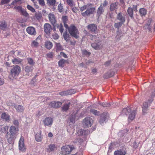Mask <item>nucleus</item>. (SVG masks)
I'll return each instance as SVG.
<instances>
[{"instance_id":"obj_1","label":"nucleus","mask_w":155,"mask_h":155,"mask_svg":"<svg viewBox=\"0 0 155 155\" xmlns=\"http://www.w3.org/2000/svg\"><path fill=\"white\" fill-rule=\"evenodd\" d=\"M21 68L18 65L14 66L10 70V73L8 76L9 78L11 80H13L21 72Z\"/></svg>"},{"instance_id":"obj_2","label":"nucleus","mask_w":155,"mask_h":155,"mask_svg":"<svg viewBox=\"0 0 155 155\" xmlns=\"http://www.w3.org/2000/svg\"><path fill=\"white\" fill-rule=\"evenodd\" d=\"M122 112L125 114L128 115L129 121H131L134 119L135 117L136 111L135 110H132L130 108L127 107L124 109Z\"/></svg>"},{"instance_id":"obj_3","label":"nucleus","mask_w":155,"mask_h":155,"mask_svg":"<svg viewBox=\"0 0 155 155\" xmlns=\"http://www.w3.org/2000/svg\"><path fill=\"white\" fill-rule=\"evenodd\" d=\"M74 149V145H68L62 147L61 148V152L62 155H68L70 154Z\"/></svg>"},{"instance_id":"obj_4","label":"nucleus","mask_w":155,"mask_h":155,"mask_svg":"<svg viewBox=\"0 0 155 155\" xmlns=\"http://www.w3.org/2000/svg\"><path fill=\"white\" fill-rule=\"evenodd\" d=\"M70 35L73 37L76 38L78 37V31L76 27L73 25H71L67 28Z\"/></svg>"},{"instance_id":"obj_5","label":"nucleus","mask_w":155,"mask_h":155,"mask_svg":"<svg viewBox=\"0 0 155 155\" xmlns=\"http://www.w3.org/2000/svg\"><path fill=\"white\" fill-rule=\"evenodd\" d=\"M93 123V120L91 117H87L84 119L82 125L84 127L87 128L91 126Z\"/></svg>"},{"instance_id":"obj_6","label":"nucleus","mask_w":155,"mask_h":155,"mask_svg":"<svg viewBox=\"0 0 155 155\" xmlns=\"http://www.w3.org/2000/svg\"><path fill=\"white\" fill-rule=\"evenodd\" d=\"M109 118V116L107 113L105 112L102 113L100 116L99 122L100 124L102 125L107 121Z\"/></svg>"},{"instance_id":"obj_7","label":"nucleus","mask_w":155,"mask_h":155,"mask_svg":"<svg viewBox=\"0 0 155 155\" xmlns=\"http://www.w3.org/2000/svg\"><path fill=\"white\" fill-rule=\"evenodd\" d=\"M24 139L22 136H21L19 142V149L22 152H25L26 148L24 143Z\"/></svg>"},{"instance_id":"obj_8","label":"nucleus","mask_w":155,"mask_h":155,"mask_svg":"<svg viewBox=\"0 0 155 155\" xmlns=\"http://www.w3.org/2000/svg\"><path fill=\"white\" fill-rule=\"evenodd\" d=\"M41 40V37L38 36L35 40L33 41L31 43V46L33 47H37L39 45V42Z\"/></svg>"},{"instance_id":"obj_9","label":"nucleus","mask_w":155,"mask_h":155,"mask_svg":"<svg viewBox=\"0 0 155 155\" xmlns=\"http://www.w3.org/2000/svg\"><path fill=\"white\" fill-rule=\"evenodd\" d=\"M87 9L85 12L81 13L82 16H85L93 14L95 10V8H92L89 9L88 7V9Z\"/></svg>"},{"instance_id":"obj_10","label":"nucleus","mask_w":155,"mask_h":155,"mask_svg":"<svg viewBox=\"0 0 155 155\" xmlns=\"http://www.w3.org/2000/svg\"><path fill=\"white\" fill-rule=\"evenodd\" d=\"M48 18L51 23L54 26H56V21L54 15L52 13H50L48 15Z\"/></svg>"},{"instance_id":"obj_11","label":"nucleus","mask_w":155,"mask_h":155,"mask_svg":"<svg viewBox=\"0 0 155 155\" xmlns=\"http://www.w3.org/2000/svg\"><path fill=\"white\" fill-rule=\"evenodd\" d=\"M89 133V131L88 130H84L82 129H80L77 131L76 135L77 136L86 135H88Z\"/></svg>"},{"instance_id":"obj_12","label":"nucleus","mask_w":155,"mask_h":155,"mask_svg":"<svg viewBox=\"0 0 155 155\" xmlns=\"http://www.w3.org/2000/svg\"><path fill=\"white\" fill-rule=\"evenodd\" d=\"M27 32L29 34L32 35H35L36 34L35 28L32 27H29L26 29Z\"/></svg>"},{"instance_id":"obj_13","label":"nucleus","mask_w":155,"mask_h":155,"mask_svg":"<svg viewBox=\"0 0 155 155\" xmlns=\"http://www.w3.org/2000/svg\"><path fill=\"white\" fill-rule=\"evenodd\" d=\"M53 120L52 118L50 117L46 118L43 121V122L45 126H48L51 125L53 123Z\"/></svg>"},{"instance_id":"obj_14","label":"nucleus","mask_w":155,"mask_h":155,"mask_svg":"<svg viewBox=\"0 0 155 155\" xmlns=\"http://www.w3.org/2000/svg\"><path fill=\"white\" fill-rule=\"evenodd\" d=\"M44 27L45 32L47 34H49L52 30L51 25L48 23H45Z\"/></svg>"},{"instance_id":"obj_15","label":"nucleus","mask_w":155,"mask_h":155,"mask_svg":"<svg viewBox=\"0 0 155 155\" xmlns=\"http://www.w3.org/2000/svg\"><path fill=\"white\" fill-rule=\"evenodd\" d=\"M62 103L60 102L53 101L50 103L49 105L53 108H58L61 106Z\"/></svg>"},{"instance_id":"obj_16","label":"nucleus","mask_w":155,"mask_h":155,"mask_svg":"<svg viewBox=\"0 0 155 155\" xmlns=\"http://www.w3.org/2000/svg\"><path fill=\"white\" fill-rule=\"evenodd\" d=\"M10 116L6 112L3 113L1 116V118L7 122H9L10 119Z\"/></svg>"},{"instance_id":"obj_17","label":"nucleus","mask_w":155,"mask_h":155,"mask_svg":"<svg viewBox=\"0 0 155 155\" xmlns=\"http://www.w3.org/2000/svg\"><path fill=\"white\" fill-rule=\"evenodd\" d=\"M126 153V150L120 149V150H116L114 153V155H125Z\"/></svg>"},{"instance_id":"obj_18","label":"nucleus","mask_w":155,"mask_h":155,"mask_svg":"<svg viewBox=\"0 0 155 155\" xmlns=\"http://www.w3.org/2000/svg\"><path fill=\"white\" fill-rule=\"evenodd\" d=\"M14 108L19 112H22L24 110L23 106L21 105L14 104Z\"/></svg>"},{"instance_id":"obj_19","label":"nucleus","mask_w":155,"mask_h":155,"mask_svg":"<svg viewBox=\"0 0 155 155\" xmlns=\"http://www.w3.org/2000/svg\"><path fill=\"white\" fill-rule=\"evenodd\" d=\"M87 28L92 33H95V30L97 29L96 26L94 24L89 25L87 26Z\"/></svg>"},{"instance_id":"obj_20","label":"nucleus","mask_w":155,"mask_h":155,"mask_svg":"<svg viewBox=\"0 0 155 155\" xmlns=\"http://www.w3.org/2000/svg\"><path fill=\"white\" fill-rule=\"evenodd\" d=\"M7 25L5 21H2L0 24V28L1 29L5 30L7 29Z\"/></svg>"},{"instance_id":"obj_21","label":"nucleus","mask_w":155,"mask_h":155,"mask_svg":"<svg viewBox=\"0 0 155 155\" xmlns=\"http://www.w3.org/2000/svg\"><path fill=\"white\" fill-rule=\"evenodd\" d=\"M65 63H68V61L63 59H62L59 61L58 62V66L63 68L64 66Z\"/></svg>"},{"instance_id":"obj_22","label":"nucleus","mask_w":155,"mask_h":155,"mask_svg":"<svg viewBox=\"0 0 155 155\" xmlns=\"http://www.w3.org/2000/svg\"><path fill=\"white\" fill-rule=\"evenodd\" d=\"M33 69V66L30 65H27L25 67V71L26 72L28 73L30 72H31Z\"/></svg>"},{"instance_id":"obj_23","label":"nucleus","mask_w":155,"mask_h":155,"mask_svg":"<svg viewBox=\"0 0 155 155\" xmlns=\"http://www.w3.org/2000/svg\"><path fill=\"white\" fill-rule=\"evenodd\" d=\"M114 73L113 71H109L106 73L104 75V78H107L112 77L114 75Z\"/></svg>"},{"instance_id":"obj_24","label":"nucleus","mask_w":155,"mask_h":155,"mask_svg":"<svg viewBox=\"0 0 155 155\" xmlns=\"http://www.w3.org/2000/svg\"><path fill=\"white\" fill-rule=\"evenodd\" d=\"M62 20L64 23V27L66 28H68V25L66 24V23L68 21L67 16H63L62 18Z\"/></svg>"},{"instance_id":"obj_25","label":"nucleus","mask_w":155,"mask_h":155,"mask_svg":"<svg viewBox=\"0 0 155 155\" xmlns=\"http://www.w3.org/2000/svg\"><path fill=\"white\" fill-rule=\"evenodd\" d=\"M10 132L11 135H15L17 132L16 128L14 126H11L10 129Z\"/></svg>"},{"instance_id":"obj_26","label":"nucleus","mask_w":155,"mask_h":155,"mask_svg":"<svg viewBox=\"0 0 155 155\" xmlns=\"http://www.w3.org/2000/svg\"><path fill=\"white\" fill-rule=\"evenodd\" d=\"M45 46L47 49H50L52 48L53 44L51 42L47 41L45 43Z\"/></svg>"},{"instance_id":"obj_27","label":"nucleus","mask_w":155,"mask_h":155,"mask_svg":"<svg viewBox=\"0 0 155 155\" xmlns=\"http://www.w3.org/2000/svg\"><path fill=\"white\" fill-rule=\"evenodd\" d=\"M139 12L141 16H145L147 13V10L144 8H142L140 9Z\"/></svg>"},{"instance_id":"obj_28","label":"nucleus","mask_w":155,"mask_h":155,"mask_svg":"<svg viewBox=\"0 0 155 155\" xmlns=\"http://www.w3.org/2000/svg\"><path fill=\"white\" fill-rule=\"evenodd\" d=\"M117 18L120 21V22H124L125 21V19L122 16L121 14L120 13H119L118 14L117 16Z\"/></svg>"},{"instance_id":"obj_29","label":"nucleus","mask_w":155,"mask_h":155,"mask_svg":"<svg viewBox=\"0 0 155 155\" xmlns=\"http://www.w3.org/2000/svg\"><path fill=\"white\" fill-rule=\"evenodd\" d=\"M152 19L150 18H149L148 20V23L146 25L144 26V27L145 28H147L148 30H150L151 28V26L150 25V23L151 22Z\"/></svg>"},{"instance_id":"obj_30","label":"nucleus","mask_w":155,"mask_h":155,"mask_svg":"<svg viewBox=\"0 0 155 155\" xmlns=\"http://www.w3.org/2000/svg\"><path fill=\"white\" fill-rule=\"evenodd\" d=\"M47 2L49 5L54 6L55 5L56 1V0H47Z\"/></svg>"},{"instance_id":"obj_31","label":"nucleus","mask_w":155,"mask_h":155,"mask_svg":"<svg viewBox=\"0 0 155 155\" xmlns=\"http://www.w3.org/2000/svg\"><path fill=\"white\" fill-rule=\"evenodd\" d=\"M56 51L58 52L61 51L63 50V48L59 43H56Z\"/></svg>"},{"instance_id":"obj_32","label":"nucleus","mask_w":155,"mask_h":155,"mask_svg":"<svg viewBox=\"0 0 155 155\" xmlns=\"http://www.w3.org/2000/svg\"><path fill=\"white\" fill-rule=\"evenodd\" d=\"M22 61V60L19 58H15L12 60V62L14 64H19L21 63Z\"/></svg>"},{"instance_id":"obj_33","label":"nucleus","mask_w":155,"mask_h":155,"mask_svg":"<svg viewBox=\"0 0 155 155\" xmlns=\"http://www.w3.org/2000/svg\"><path fill=\"white\" fill-rule=\"evenodd\" d=\"M117 3H114L111 4L110 6V9L111 11L115 10L117 8Z\"/></svg>"},{"instance_id":"obj_34","label":"nucleus","mask_w":155,"mask_h":155,"mask_svg":"<svg viewBox=\"0 0 155 155\" xmlns=\"http://www.w3.org/2000/svg\"><path fill=\"white\" fill-rule=\"evenodd\" d=\"M128 130L127 129H124L119 132L118 133V135H126L127 133L128 132Z\"/></svg>"},{"instance_id":"obj_35","label":"nucleus","mask_w":155,"mask_h":155,"mask_svg":"<svg viewBox=\"0 0 155 155\" xmlns=\"http://www.w3.org/2000/svg\"><path fill=\"white\" fill-rule=\"evenodd\" d=\"M58 12H61L64 11L63 5L61 3H60L58 5Z\"/></svg>"},{"instance_id":"obj_36","label":"nucleus","mask_w":155,"mask_h":155,"mask_svg":"<svg viewBox=\"0 0 155 155\" xmlns=\"http://www.w3.org/2000/svg\"><path fill=\"white\" fill-rule=\"evenodd\" d=\"M14 136H10L8 139V141L9 143L12 144L14 142Z\"/></svg>"},{"instance_id":"obj_37","label":"nucleus","mask_w":155,"mask_h":155,"mask_svg":"<svg viewBox=\"0 0 155 155\" xmlns=\"http://www.w3.org/2000/svg\"><path fill=\"white\" fill-rule=\"evenodd\" d=\"M127 12L130 16L131 18H132L133 14V9L130 7L127 10Z\"/></svg>"},{"instance_id":"obj_38","label":"nucleus","mask_w":155,"mask_h":155,"mask_svg":"<svg viewBox=\"0 0 155 155\" xmlns=\"http://www.w3.org/2000/svg\"><path fill=\"white\" fill-rule=\"evenodd\" d=\"M56 148L54 144H50L49 146V147L48 149V150L49 152L53 151Z\"/></svg>"},{"instance_id":"obj_39","label":"nucleus","mask_w":155,"mask_h":155,"mask_svg":"<svg viewBox=\"0 0 155 155\" xmlns=\"http://www.w3.org/2000/svg\"><path fill=\"white\" fill-rule=\"evenodd\" d=\"M14 9L16 10V11L19 12L21 13L22 11L23 10L22 8V7L21 6H15L14 7Z\"/></svg>"},{"instance_id":"obj_40","label":"nucleus","mask_w":155,"mask_h":155,"mask_svg":"<svg viewBox=\"0 0 155 155\" xmlns=\"http://www.w3.org/2000/svg\"><path fill=\"white\" fill-rule=\"evenodd\" d=\"M64 39L66 41H68L69 40V36L66 32L64 33L63 35Z\"/></svg>"},{"instance_id":"obj_41","label":"nucleus","mask_w":155,"mask_h":155,"mask_svg":"<svg viewBox=\"0 0 155 155\" xmlns=\"http://www.w3.org/2000/svg\"><path fill=\"white\" fill-rule=\"evenodd\" d=\"M66 2L71 7H72L74 6V4L73 1L72 0H67Z\"/></svg>"},{"instance_id":"obj_42","label":"nucleus","mask_w":155,"mask_h":155,"mask_svg":"<svg viewBox=\"0 0 155 155\" xmlns=\"http://www.w3.org/2000/svg\"><path fill=\"white\" fill-rule=\"evenodd\" d=\"M57 28L59 29L60 31L62 34L64 31L63 27L62 24L61 23L59 25H58Z\"/></svg>"},{"instance_id":"obj_43","label":"nucleus","mask_w":155,"mask_h":155,"mask_svg":"<svg viewBox=\"0 0 155 155\" xmlns=\"http://www.w3.org/2000/svg\"><path fill=\"white\" fill-rule=\"evenodd\" d=\"M28 63L31 65H33L35 62L31 58H28L27 59Z\"/></svg>"},{"instance_id":"obj_44","label":"nucleus","mask_w":155,"mask_h":155,"mask_svg":"<svg viewBox=\"0 0 155 155\" xmlns=\"http://www.w3.org/2000/svg\"><path fill=\"white\" fill-rule=\"evenodd\" d=\"M67 95H71L75 93V91L74 90L71 89L66 91Z\"/></svg>"},{"instance_id":"obj_45","label":"nucleus","mask_w":155,"mask_h":155,"mask_svg":"<svg viewBox=\"0 0 155 155\" xmlns=\"http://www.w3.org/2000/svg\"><path fill=\"white\" fill-rule=\"evenodd\" d=\"M8 126H5L1 129V131L3 133H6L8 130Z\"/></svg>"},{"instance_id":"obj_46","label":"nucleus","mask_w":155,"mask_h":155,"mask_svg":"<svg viewBox=\"0 0 155 155\" xmlns=\"http://www.w3.org/2000/svg\"><path fill=\"white\" fill-rule=\"evenodd\" d=\"M27 8L29 10L31 11L32 12H35V9L29 5H27Z\"/></svg>"},{"instance_id":"obj_47","label":"nucleus","mask_w":155,"mask_h":155,"mask_svg":"<svg viewBox=\"0 0 155 155\" xmlns=\"http://www.w3.org/2000/svg\"><path fill=\"white\" fill-rule=\"evenodd\" d=\"M70 104V103L69 102L68 104H65L62 107L63 110L64 111L67 110L69 108V105Z\"/></svg>"},{"instance_id":"obj_48","label":"nucleus","mask_w":155,"mask_h":155,"mask_svg":"<svg viewBox=\"0 0 155 155\" xmlns=\"http://www.w3.org/2000/svg\"><path fill=\"white\" fill-rule=\"evenodd\" d=\"M103 12V9L101 6H100L97 9V15H100Z\"/></svg>"},{"instance_id":"obj_49","label":"nucleus","mask_w":155,"mask_h":155,"mask_svg":"<svg viewBox=\"0 0 155 155\" xmlns=\"http://www.w3.org/2000/svg\"><path fill=\"white\" fill-rule=\"evenodd\" d=\"M123 23L124 22H120L118 23H115L114 24V27L116 28H118L121 26Z\"/></svg>"},{"instance_id":"obj_50","label":"nucleus","mask_w":155,"mask_h":155,"mask_svg":"<svg viewBox=\"0 0 155 155\" xmlns=\"http://www.w3.org/2000/svg\"><path fill=\"white\" fill-rule=\"evenodd\" d=\"M76 118V115L74 114L72 115L71 117L70 118V120L71 121L72 123H74L75 121V120Z\"/></svg>"},{"instance_id":"obj_51","label":"nucleus","mask_w":155,"mask_h":155,"mask_svg":"<svg viewBox=\"0 0 155 155\" xmlns=\"http://www.w3.org/2000/svg\"><path fill=\"white\" fill-rule=\"evenodd\" d=\"M59 36L57 34L54 33L52 35V38L54 39H57L59 38Z\"/></svg>"},{"instance_id":"obj_52","label":"nucleus","mask_w":155,"mask_h":155,"mask_svg":"<svg viewBox=\"0 0 155 155\" xmlns=\"http://www.w3.org/2000/svg\"><path fill=\"white\" fill-rule=\"evenodd\" d=\"M88 6H89L88 5H84L80 8V10L82 12L85 10L88 9Z\"/></svg>"},{"instance_id":"obj_53","label":"nucleus","mask_w":155,"mask_h":155,"mask_svg":"<svg viewBox=\"0 0 155 155\" xmlns=\"http://www.w3.org/2000/svg\"><path fill=\"white\" fill-rule=\"evenodd\" d=\"M41 136H35V139L37 142H40L42 140Z\"/></svg>"},{"instance_id":"obj_54","label":"nucleus","mask_w":155,"mask_h":155,"mask_svg":"<svg viewBox=\"0 0 155 155\" xmlns=\"http://www.w3.org/2000/svg\"><path fill=\"white\" fill-rule=\"evenodd\" d=\"M21 14H22L25 17H27L28 16V14L26 12V11L24 9H23L21 12Z\"/></svg>"},{"instance_id":"obj_55","label":"nucleus","mask_w":155,"mask_h":155,"mask_svg":"<svg viewBox=\"0 0 155 155\" xmlns=\"http://www.w3.org/2000/svg\"><path fill=\"white\" fill-rule=\"evenodd\" d=\"M38 1L39 4L43 6L45 5V2L44 0H37Z\"/></svg>"},{"instance_id":"obj_56","label":"nucleus","mask_w":155,"mask_h":155,"mask_svg":"<svg viewBox=\"0 0 155 155\" xmlns=\"http://www.w3.org/2000/svg\"><path fill=\"white\" fill-rule=\"evenodd\" d=\"M82 53L84 54L87 55H89L90 54V53L88 52L86 50H84L82 51Z\"/></svg>"},{"instance_id":"obj_57","label":"nucleus","mask_w":155,"mask_h":155,"mask_svg":"<svg viewBox=\"0 0 155 155\" xmlns=\"http://www.w3.org/2000/svg\"><path fill=\"white\" fill-rule=\"evenodd\" d=\"M91 112L95 115H97V110L93 109H91L90 110Z\"/></svg>"},{"instance_id":"obj_58","label":"nucleus","mask_w":155,"mask_h":155,"mask_svg":"<svg viewBox=\"0 0 155 155\" xmlns=\"http://www.w3.org/2000/svg\"><path fill=\"white\" fill-rule=\"evenodd\" d=\"M148 108L142 107L143 113V114H146Z\"/></svg>"},{"instance_id":"obj_59","label":"nucleus","mask_w":155,"mask_h":155,"mask_svg":"<svg viewBox=\"0 0 155 155\" xmlns=\"http://www.w3.org/2000/svg\"><path fill=\"white\" fill-rule=\"evenodd\" d=\"M91 46L94 49H96L97 48V44L96 43H93L91 44Z\"/></svg>"},{"instance_id":"obj_60","label":"nucleus","mask_w":155,"mask_h":155,"mask_svg":"<svg viewBox=\"0 0 155 155\" xmlns=\"http://www.w3.org/2000/svg\"><path fill=\"white\" fill-rule=\"evenodd\" d=\"M72 11L75 13H77L78 11V9L76 7H73L72 8Z\"/></svg>"},{"instance_id":"obj_61","label":"nucleus","mask_w":155,"mask_h":155,"mask_svg":"<svg viewBox=\"0 0 155 155\" xmlns=\"http://www.w3.org/2000/svg\"><path fill=\"white\" fill-rule=\"evenodd\" d=\"M148 103L147 102H146L143 103L142 107L148 108Z\"/></svg>"},{"instance_id":"obj_62","label":"nucleus","mask_w":155,"mask_h":155,"mask_svg":"<svg viewBox=\"0 0 155 155\" xmlns=\"http://www.w3.org/2000/svg\"><path fill=\"white\" fill-rule=\"evenodd\" d=\"M4 83V79L0 77V86L3 85Z\"/></svg>"},{"instance_id":"obj_63","label":"nucleus","mask_w":155,"mask_h":155,"mask_svg":"<svg viewBox=\"0 0 155 155\" xmlns=\"http://www.w3.org/2000/svg\"><path fill=\"white\" fill-rule=\"evenodd\" d=\"M9 1L10 0H2L1 1V3L2 4H4L9 2Z\"/></svg>"},{"instance_id":"obj_64","label":"nucleus","mask_w":155,"mask_h":155,"mask_svg":"<svg viewBox=\"0 0 155 155\" xmlns=\"http://www.w3.org/2000/svg\"><path fill=\"white\" fill-rule=\"evenodd\" d=\"M60 55L61 56H63L64 58H67L68 57L67 56V55L65 54L63 52H61L60 53Z\"/></svg>"}]
</instances>
